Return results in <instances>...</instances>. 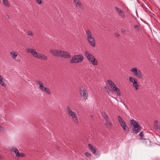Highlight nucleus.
<instances>
[{
    "mask_svg": "<svg viewBox=\"0 0 160 160\" xmlns=\"http://www.w3.org/2000/svg\"><path fill=\"white\" fill-rule=\"evenodd\" d=\"M50 52L52 54L55 56L60 57L66 58H71L70 54L66 51L52 49Z\"/></svg>",
    "mask_w": 160,
    "mask_h": 160,
    "instance_id": "obj_1",
    "label": "nucleus"
},
{
    "mask_svg": "<svg viewBox=\"0 0 160 160\" xmlns=\"http://www.w3.org/2000/svg\"><path fill=\"white\" fill-rule=\"evenodd\" d=\"M84 53L85 57L92 65L96 66L98 65V62L97 60L92 54L88 51H85Z\"/></svg>",
    "mask_w": 160,
    "mask_h": 160,
    "instance_id": "obj_2",
    "label": "nucleus"
},
{
    "mask_svg": "<svg viewBox=\"0 0 160 160\" xmlns=\"http://www.w3.org/2000/svg\"><path fill=\"white\" fill-rule=\"evenodd\" d=\"M130 122L131 125L133 127L132 130L134 133L137 134L141 130L142 127L140 125H139L135 120L133 119L131 120Z\"/></svg>",
    "mask_w": 160,
    "mask_h": 160,
    "instance_id": "obj_3",
    "label": "nucleus"
},
{
    "mask_svg": "<svg viewBox=\"0 0 160 160\" xmlns=\"http://www.w3.org/2000/svg\"><path fill=\"white\" fill-rule=\"evenodd\" d=\"M83 59V55L81 54L74 55L70 60V63L72 64L78 63L81 62Z\"/></svg>",
    "mask_w": 160,
    "mask_h": 160,
    "instance_id": "obj_4",
    "label": "nucleus"
},
{
    "mask_svg": "<svg viewBox=\"0 0 160 160\" xmlns=\"http://www.w3.org/2000/svg\"><path fill=\"white\" fill-rule=\"evenodd\" d=\"M37 84L39 85V88L42 91H44L47 93L49 95L51 94V92L48 88L44 86L43 84L40 81H38L36 82Z\"/></svg>",
    "mask_w": 160,
    "mask_h": 160,
    "instance_id": "obj_5",
    "label": "nucleus"
},
{
    "mask_svg": "<svg viewBox=\"0 0 160 160\" xmlns=\"http://www.w3.org/2000/svg\"><path fill=\"white\" fill-rule=\"evenodd\" d=\"M131 71L133 72L134 75L138 78L141 79L143 77V76L141 72L139 70H138L137 68H132Z\"/></svg>",
    "mask_w": 160,
    "mask_h": 160,
    "instance_id": "obj_6",
    "label": "nucleus"
},
{
    "mask_svg": "<svg viewBox=\"0 0 160 160\" xmlns=\"http://www.w3.org/2000/svg\"><path fill=\"white\" fill-rule=\"evenodd\" d=\"M118 119L119 123L120 124L121 127L124 130V131L126 132V131H127L126 128H128L126 126L125 122L124 121L122 118L119 116H118Z\"/></svg>",
    "mask_w": 160,
    "mask_h": 160,
    "instance_id": "obj_7",
    "label": "nucleus"
},
{
    "mask_svg": "<svg viewBox=\"0 0 160 160\" xmlns=\"http://www.w3.org/2000/svg\"><path fill=\"white\" fill-rule=\"evenodd\" d=\"M80 93L82 97H83L85 99H87L88 93L86 89L83 88L82 90L80 89Z\"/></svg>",
    "mask_w": 160,
    "mask_h": 160,
    "instance_id": "obj_8",
    "label": "nucleus"
},
{
    "mask_svg": "<svg viewBox=\"0 0 160 160\" xmlns=\"http://www.w3.org/2000/svg\"><path fill=\"white\" fill-rule=\"evenodd\" d=\"M26 50L28 52L31 53L34 57L37 58L38 53L35 50L32 48H26Z\"/></svg>",
    "mask_w": 160,
    "mask_h": 160,
    "instance_id": "obj_9",
    "label": "nucleus"
},
{
    "mask_svg": "<svg viewBox=\"0 0 160 160\" xmlns=\"http://www.w3.org/2000/svg\"><path fill=\"white\" fill-rule=\"evenodd\" d=\"M86 35V38L87 41H89V40L92 39L93 38L92 33L89 30H88L85 31Z\"/></svg>",
    "mask_w": 160,
    "mask_h": 160,
    "instance_id": "obj_10",
    "label": "nucleus"
},
{
    "mask_svg": "<svg viewBox=\"0 0 160 160\" xmlns=\"http://www.w3.org/2000/svg\"><path fill=\"white\" fill-rule=\"evenodd\" d=\"M102 116L107 121L110 126H111L112 125V124L110 121L106 113H102Z\"/></svg>",
    "mask_w": 160,
    "mask_h": 160,
    "instance_id": "obj_11",
    "label": "nucleus"
},
{
    "mask_svg": "<svg viewBox=\"0 0 160 160\" xmlns=\"http://www.w3.org/2000/svg\"><path fill=\"white\" fill-rule=\"evenodd\" d=\"M88 146L94 155H97L98 154V152H97L96 149L92 145L90 144H89Z\"/></svg>",
    "mask_w": 160,
    "mask_h": 160,
    "instance_id": "obj_12",
    "label": "nucleus"
},
{
    "mask_svg": "<svg viewBox=\"0 0 160 160\" xmlns=\"http://www.w3.org/2000/svg\"><path fill=\"white\" fill-rule=\"evenodd\" d=\"M69 114H70L68 115L72 117L73 121L77 123L78 122V119L77 118V114L74 111H73Z\"/></svg>",
    "mask_w": 160,
    "mask_h": 160,
    "instance_id": "obj_13",
    "label": "nucleus"
},
{
    "mask_svg": "<svg viewBox=\"0 0 160 160\" xmlns=\"http://www.w3.org/2000/svg\"><path fill=\"white\" fill-rule=\"evenodd\" d=\"M74 3L76 5V6L77 7H78L81 9H83L84 8L82 7V4L81 3L79 0H73Z\"/></svg>",
    "mask_w": 160,
    "mask_h": 160,
    "instance_id": "obj_14",
    "label": "nucleus"
},
{
    "mask_svg": "<svg viewBox=\"0 0 160 160\" xmlns=\"http://www.w3.org/2000/svg\"><path fill=\"white\" fill-rule=\"evenodd\" d=\"M107 82L112 90L114 89V88L117 87L116 85L114 83L110 80H108Z\"/></svg>",
    "mask_w": 160,
    "mask_h": 160,
    "instance_id": "obj_15",
    "label": "nucleus"
},
{
    "mask_svg": "<svg viewBox=\"0 0 160 160\" xmlns=\"http://www.w3.org/2000/svg\"><path fill=\"white\" fill-rule=\"evenodd\" d=\"M89 44L93 47L95 46V41L94 39V38H93L92 39L89 40V41H87Z\"/></svg>",
    "mask_w": 160,
    "mask_h": 160,
    "instance_id": "obj_16",
    "label": "nucleus"
},
{
    "mask_svg": "<svg viewBox=\"0 0 160 160\" xmlns=\"http://www.w3.org/2000/svg\"><path fill=\"white\" fill-rule=\"evenodd\" d=\"M12 151L15 153L16 156L18 157H20V153L19 152L18 150L15 147H13L12 148Z\"/></svg>",
    "mask_w": 160,
    "mask_h": 160,
    "instance_id": "obj_17",
    "label": "nucleus"
},
{
    "mask_svg": "<svg viewBox=\"0 0 160 160\" xmlns=\"http://www.w3.org/2000/svg\"><path fill=\"white\" fill-rule=\"evenodd\" d=\"M37 58L44 60H47L48 59V58L45 55H42L40 53H38V55Z\"/></svg>",
    "mask_w": 160,
    "mask_h": 160,
    "instance_id": "obj_18",
    "label": "nucleus"
},
{
    "mask_svg": "<svg viewBox=\"0 0 160 160\" xmlns=\"http://www.w3.org/2000/svg\"><path fill=\"white\" fill-rule=\"evenodd\" d=\"M11 55H12V58L15 59L17 58L18 53L17 52H10Z\"/></svg>",
    "mask_w": 160,
    "mask_h": 160,
    "instance_id": "obj_19",
    "label": "nucleus"
},
{
    "mask_svg": "<svg viewBox=\"0 0 160 160\" xmlns=\"http://www.w3.org/2000/svg\"><path fill=\"white\" fill-rule=\"evenodd\" d=\"M133 86L135 88L136 90H138V83L137 80L136 81H134V82L133 83Z\"/></svg>",
    "mask_w": 160,
    "mask_h": 160,
    "instance_id": "obj_20",
    "label": "nucleus"
},
{
    "mask_svg": "<svg viewBox=\"0 0 160 160\" xmlns=\"http://www.w3.org/2000/svg\"><path fill=\"white\" fill-rule=\"evenodd\" d=\"M113 91H115L116 92L117 95L118 96H120L121 95V92L120 91V89L119 88L117 87H116L113 90Z\"/></svg>",
    "mask_w": 160,
    "mask_h": 160,
    "instance_id": "obj_21",
    "label": "nucleus"
},
{
    "mask_svg": "<svg viewBox=\"0 0 160 160\" xmlns=\"http://www.w3.org/2000/svg\"><path fill=\"white\" fill-rule=\"evenodd\" d=\"M3 4L7 7H10V4L9 3L8 0H2Z\"/></svg>",
    "mask_w": 160,
    "mask_h": 160,
    "instance_id": "obj_22",
    "label": "nucleus"
},
{
    "mask_svg": "<svg viewBox=\"0 0 160 160\" xmlns=\"http://www.w3.org/2000/svg\"><path fill=\"white\" fill-rule=\"evenodd\" d=\"M3 78L0 79V84L2 87H5L6 86V84L3 81Z\"/></svg>",
    "mask_w": 160,
    "mask_h": 160,
    "instance_id": "obj_23",
    "label": "nucleus"
},
{
    "mask_svg": "<svg viewBox=\"0 0 160 160\" xmlns=\"http://www.w3.org/2000/svg\"><path fill=\"white\" fill-rule=\"evenodd\" d=\"M118 15V16L121 17L122 18L125 19L126 18L125 15L123 11L120 12Z\"/></svg>",
    "mask_w": 160,
    "mask_h": 160,
    "instance_id": "obj_24",
    "label": "nucleus"
},
{
    "mask_svg": "<svg viewBox=\"0 0 160 160\" xmlns=\"http://www.w3.org/2000/svg\"><path fill=\"white\" fill-rule=\"evenodd\" d=\"M154 128L156 130H157L158 129V121H156L155 122Z\"/></svg>",
    "mask_w": 160,
    "mask_h": 160,
    "instance_id": "obj_25",
    "label": "nucleus"
},
{
    "mask_svg": "<svg viewBox=\"0 0 160 160\" xmlns=\"http://www.w3.org/2000/svg\"><path fill=\"white\" fill-rule=\"evenodd\" d=\"M115 9L116 11V12L118 14L120 12H121L122 11L118 7H115Z\"/></svg>",
    "mask_w": 160,
    "mask_h": 160,
    "instance_id": "obj_26",
    "label": "nucleus"
},
{
    "mask_svg": "<svg viewBox=\"0 0 160 160\" xmlns=\"http://www.w3.org/2000/svg\"><path fill=\"white\" fill-rule=\"evenodd\" d=\"M67 110L68 112V114H70L69 113L73 112L72 111L70 108L69 106H67Z\"/></svg>",
    "mask_w": 160,
    "mask_h": 160,
    "instance_id": "obj_27",
    "label": "nucleus"
},
{
    "mask_svg": "<svg viewBox=\"0 0 160 160\" xmlns=\"http://www.w3.org/2000/svg\"><path fill=\"white\" fill-rule=\"evenodd\" d=\"M129 81L132 83H133L134 81H136L137 79L132 77H130L129 78Z\"/></svg>",
    "mask_w": 160,
    "mask_h": 160,
    "instance_id": "obj_28",
    "label": "nucleus"
},
{
    "mask_svg": "<svg viewBox=\"0 0 160 160\" xmlns=\"http://www.w3.org/2000/svg\"><path fill=\"white\" fill-rule=\"evenodd\" d=\"M27 34L28 35L30 36H33V34L32 32V31H27L26 32Z\"/></svg>",
    "mask_w": 160,
    "mask_h": 160,
    "instance_id": "obj_29",
    "label": "nucleus"
},
{
    "mask_svg": "<svg viewBox=\"0 0 160 160\" xmlns=\"http://www.w3.org/2000/svg\"><path fill=\"white\" fill-rule=\"evenodd\" d=\"M37 3L39 5H41L42 4V0H36Z\"/></svg>",
    "mask_w": 160,
    "mask_h": 160,
    "instance_id": "obj_30",
    "label": "nucleus"
},
{
    "mask_svg": "<svg viewBox=\"0 0 160 160\" xmlns=\"http://www.w3.org/2000/svg\"><path fill=\"white\" fill-rule=\"evenodd\" d=\"M134 28L136 29V30L138 31H139L140 30V29L139 28V27L138 25H135L134 26Z\"/></svg>",
    "mask_w": 160,
    "mask_h": 160,
    "instance_id": "obj_31",
    "label": "nucleus"
},
{
    "mask_svg": "<svg viewBox=\"0 0 160 160\" xmlns=\"http://www.w3.org/2000/svg\"><path fill=\"white\" fill-rule=\"evenodd\" d=\"M85 155L88 158L89 157L91 156V154L88 152H86L85 153Z\"/></svg>",
    "mask_w": 160,
    "mask_h": 160,
    "instance_id": "obj_32",
    "label": "nucleus"
},
{
    "mask_svg": "<svg viewBox=\"0 0 160 160\" xmlns=\"http://www.w3.org/2000/svg\"><path fill=\"white\" fill-rule=\"evenodd\" d=\"M139 136L141 138L143 139V134L142 132H141L139 133Z\"/></svg>",
    "mask_w": 160,
    "mask_h": 160,
    "instance_id": "obj_33",
    "label": "nucleus"
},
{
    "mask_svg": "<svg viewBox=\"0 0 160 160\" xmlns=\"http://www.w3.org/2000/svg\"><path fill=\"white\" fill-rule=\"evenodd\" d=\"M105 125L106 126V128H107V129H109L110 128L109 127V126H110L108 124V123H106L105 124Z\"/></svg>",
    "mask_w": 160,
    "mask_h": 160,
    "instance_id": "obj_34",
    "label": "nucleus"
},
{
    "mask_svg": "<svg viewBox=\"0 0 160 160\" xmlns=\"http://www.w3.org/2000/svg\"><path fill=\"white\" fill-rule=\"evenodd\" d=\"M3 130H4L3 128L2 127V126H0V131L1 132H2L3 131Z\"/></svg>",
    "mask_w": 160,
    "mask_h": 160,
    "instance_id": "obj_35",
    "label": "nucleus"
},
{
    "mask_svg": "<svg viewBox=\"0 0 160 160\" xmlns=\"http://www.w3.org/2000/svg\"><path fill=\"white\" fill-rule=\"evenodd\" d=\"M20 157H24L25 156V155L24 153H20Z\"/></svg>",
    "mask_w": 160,
    "mask_h": 160,
    "instance_id": "obj_36",
    "label": "nucleus"
},
{
    "mask_svg": "<svg viewBox=\"0 0 160 160\" xmlns=\"http://www.w3.org/2000/svg\"><path fill=\"white\" fill-rule=\"evenodd\" d=\"M6 18L9 19L10 17L8 15H7V17H6Z\"/></svg>",
    "mask_w": 160,
    "mask_h": 160,
    "instance_id": "obj_37",
    "label": "nucleus"
},
{
    "mask_svg": "<svg viewBox=\"0 0 160 160\" xmlns=\"http://www.w3.org/2000/svg\"><path fill=\"white\" fill-rule=\"evenodd\" d=\"M3 78V77H2L0 75V78Z\"/></svg>",
    "mask_w": 160,
    "mask_h": 160,
    "instance_id": "obj_38",
    "label": "nucleus"
},
{
    "mask_svg": "<svg viewBox=\"0 0 160 160\" xmlns=\"http://www.w3.org/2000/svg\"><path fill=\"white\" fill-rule=\"evenodd\" d=\"M119 36V35H117V36Z\"/></svg>",
    "mask_w": 160,
    "mask_h": 160,
    "instance_id": "obj_39",
    "label": "nucleus"
},
{
    "mask_svg": "<svg viewBox=\"0 0 160 160\" xmlns=\"http://www.w3.org/2000/svg\"><path fill=\"white\" fill-rule=\"evenodd\" d=\"M119 36V35H117V36Z\"/></svg>",
    "mask_w": 160,
    "mask_h": 160,
    "instance_id": "obj_40",
    "label": "nucleus"
}]
</instances>
